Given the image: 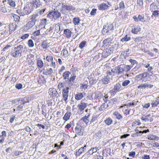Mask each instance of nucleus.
Instances as JSON below:
<instances>
[{
    "mask_svg": "<svg viewBox=\"0 0 159 159\" xmlns=\"http://www.w3.org/2000/svg\"><path fill=\"white\" fill-rule=\"evenodd\" d=\"M69 88V87H66L63 89L62 92V99L66 103L68 102V92Z\"/></svg>",
    "mask_w": 159,
    "mask_h": 159,
    "instance_id": "obj_4",
    "label": "nucleus"
},
{
    "mask_svg": "<svg viewBox=\"0 0 159 159\" xmlns=\"http://www.w3.org/2000/svg\"><path fill=\"white\" fill-rule=\"evenodd\" d=\"M45 74L46 75L51 74L53 72V70L52 68L47 69L45 70Z\"/></svg>",
    "mask_w": 159,
    "mask_h": 159,
    "instance_id": "obj_39",
    "label": "nucleus"
},
{
    "mask_svg": "<svg viewBox=\"0 0 159 159\" xmlns=\"http://www.w3.org/2000/svg\"><path fill=\"white\" fill-rule=\"evenodd\" d=\"M153 86V85L146 83L142 84L141 85H140L138 87V88L139 89H143V88L145 89L147 88H152Z\"/></svg>",
    "mask_w": 159,
    "mask_h": 159,
    "instance_id": "obj_12",
    "label": "nucleus"
},
{
    "mask_svg": "<svg viewBox=\"0 0 159 159\" xmlns=\"http://www.w3.org/2000/svg\"><path fill=\"white\" fill-rule=\"evenodd\" d=\"M49 94L50 96V97L53 98L55 97L58 98L59 96V95L58 93L56 90L54 88H50L49 89Z\"/></svg>",
    "mask_w": 159,
    "mask_h": 159,
    "instance_id": "obj_5",
    "label": "nucleus"
},
{
    "mask_svg": "<svg viewBox=\"0 0 159 159\" xmlns=\"http://www.w3.org/2000/svg\"><path fill=\"white\" fill-rule=\"evenodd\" d=\"M95 96L96 98L98 99H100L102 97H103V96L102 94V93L100 92H96L95 94Z\"/></svg>",
    "mask_w": 159,
    "mask_h": 159,
    "instance_id": "obj_40",
    "label": "nucleus"
},
{
    "mask_svg": "<svg viewBox=\"0 0 159 159\" xmlns=\"http://www.w3.org/2000/svg\"><path fill=\"white\" fill-rule=\"evenodd\" d=\"M19 99L20 100V101H21V104H24L26 103L29 102V101H27L26 98H19Z\"/></svg>",
    "mask_w": 159,
    "mask_h": 159,
    "instance_id": "obj_46",
    "label": "nucleus"
},
{
    "mask_svg": "<svg viewBox=\"0 0 159 159\" xmlns=\"http://www.w3.org/2000/svg\"><path fill=\"white\" fill-rule=\"evenodd\" d=\"M108 6L106 4L102 3L101 4L99 7V9L100 10H105L107 9Z\"/></svg>",
    "mask_w": 159,
    "mask_h": 159,
    "instance_id": "obj_23",
    "label": "nucleus"
},
{
    "mask_svg": "<svg viewBox=\"0 0 159 159\" xmlns=\"http://www.w3.org/2000/svg\"><path fill=\"white\" fill-rule=\"evenodd\" d=\"M112 120L111 119L108 118L104 121V122L107 125H109L112 124Z\"/></svg>",
    "mask_w": 159,
    "mask_h": 159,
    "instance_id": "obj_34",
    "label": "nucleus"
},
{
    "mask_svg": "<svg viewBox=\"0 0 159 159\" xmlns=\"http://www.w3.org/2000/svg\"><path fill=\"white\" fill-rule=\"evenodd\" d=\"M88 87V86L87 84H83L81 85L80 87L81 89L85 90L87 89Z\"/></svg>",
    "mask_w": 159,
    "mask_h": 159,
    "instance_id": "obj_51",
    "label": "nucleus"
},
{
    "mask_svg": "<svg viewBox=\"0 0 159 159\" xmlns=\"http://www.w3.org/2000/svg\"><path fill=\"white\" fill-rule=\"evenodd\" d=\"M150 116V114H148L146 116L143 115L142 116L141 119L142 120H143L145 121H149V118Z\"/></svg>",
    "mask_w": 159,
    "mask_h": 159,
    "instance_id": "obj_31",
    "label": "nucleus"
},
{
    "mask_svg": "<svg viewBox=\"0 0 159 159\" xmlns=\"http://www.w3.org/2000/svg\"><path fill=\"white\" fill-rule=\"evenodd\" d=\"M12 46V44L8 43L5 47L3 48L2 51H5L6 50L8 49L9 48H11Z\"/></svg>",
    "mask_w": 159,
    "mask_h": 159,
    "instance_id": "obj_44",
    "label": "nucleus"
},
{
    "mask_svg": "<svg viewBox=\"0 0 159 159\" xmlns=\"http://www.w3.org/2000/svg\"><path fill=\"white\" fill-rule=\"evenodd\" d=\"M70 74V73L69 71H66L64 72L62 74V76L64 79H69V76Z\"/></svg>",
    "mask_w": 159,
    "mask_h": 159,
    "instance_id": "obj_25",
    "label": "nucleus"
},
{
    "mask_svg": "<svg viewBox=\"0 0 159 159\" xmlns=\"http://www.w3.org/2000/svg\"><path fill=\"white\" fill-rule=\"evenodd\" d=\"M43 48L44 49L48 47L47 43L45 41H43L42 44Z\"/></svg>",
    "mask_w": 159,
    "mask_h": 159,
    "instance_id": "obj_56",
    "label": "nucleus"
},
{
    "mask_svg": "<svg viewBox=\"0 0 159 159\" xmlns=\"http://www.w3.org/2000/svg\"><path fill=\"white\" fill-rule=\"evenodd\" d=\"M71 113L70 112H67L64 115L63 119L66 121H67L70 119Z\"/></svg>",
    "mask_w": 159,
    "mask_h": 159,
    "instance_id": "obj_27",
    "label": "nucleus"
},
{
    "mask_svg": "<svg viewBox=\"0 0 159 159\" xmlns=\"http://www.w3.org/2000/svg\"><path fill=\"white\" fill-rule=\"evenodd\" d=\"M135 80H141L142 81L144 80V79H143V76L141 74L136 76L135 77Z\"/></svg>",
    "mask_w": 159,
    "mask_h": 159,
    "instance_id": "obj_47",
    "label": "nucleus"
},
{
    "mask_svg": "<svg viewBox=\"0 0 159 159\" xmlns=\"http://www.w3.org/2000/svg\"><path fill=\"white\" fill-rule=\"evenodd\" d=\"M61 13L57 10L52 11L49 12L47 15V17L55 20L59 19L61 16Z\"/></svg>",
    "mask_w": 159,
    "mask_h": 159,
    "instance_id": "obj_2",
    "label": "nucleus"
},
{
    "mask_svg": "<svg viewBox=\"0 0 159 159\" xmlns=\"http://www.w3.org/2000/svg\"><path fill=\"white\" fill-rule=\"evenodd\" d=\"M129 61L131 64V67H132L134 64H138L137 61L134 60L130 59Z\"/></svg>",
    "mask_w": 159,
    "mask_h": 159,
    "instance_id": "obj_49",
    "label": "nucleus"
},
{
    "mask_svg": "<svg viewBox=\"0 0 159 159\" xmlns=\"http://www.w3.org/2000/svg\"><path fill=\"white\" fill-rule=\"evenodd\" d=\"M83 97L82 93H78L75 95V98L77 100H79L81 99Z\"/></svg>",
    "mask_w": 159,
    "mask_h": 159,
    "instance_id": "obj_26",
    "label": "nucleus"
},
{
    "mask_svg": "<svg viewBox=\"0 0 159 159\" xmlns=\"http://www.w3.org/2000/svg\"><path fill=\"white\" fill-rule=\"evenodd\" d=\"M23 48V45H19L14 48L10 53L11 55L14 57L17 58L21 56L22 50Z\"/></svg>",
    "mask_w": 159,
    "mask_h": 159,
    "instance_id": "obj_1",
    "label": "nucleus"
},
{
    "mask_svg": "<svg viewBox=\"0 0 159 159\" xmlns=\"http://www.w3.org/2000/svg\"><path fill=\"white\" fill-rule=\"evenodd\" d=\"M7 135L6 132L5 131H3L2 132V135H0V137L2 138V137H6Z\"/></svg>",
    "mask_w": 159,
    "mask_h": 159,
    "instance_id": "obj_63",
    "label": "nucleus"
},
{
    "mask_svg": "<svg viewBox=\"0 0 159 159\" xmlns=\"http://www.w3.org/2000/svg\"><path fill=\"white\" fill-rule=\"evenodd\" d=\"M111 51L109 49H106L102 52V57L106 58L111 54Z\"/></svg>",
    "mask_w": 159,
    "mask_h": 159,
    "instance_id": "obj_10",
    "label": "nucleus"
},
{
    "mask_svg": "<svg viewBox=\"0 0 159 159\" xmlns=\"http://www.w3.org/2000/svg\"><path fill=\"white\" fill-rule=\"evenodd\" d=\"M76 78V75H72L69 80V81L71 82H73Z\"/></svg>",
    "mask_w": 159,
    "mask_h": 159,
    "instance_id": "obj_57",
    "label": "nucleus"
},
{
    "mask_svg": "<svg viewBox=\"0 0 159 159\" xmlns=\"http://www.w3.org/2000/svg\"><path fill=\"white\" fill-rule=\"evenodd\" d=\"M114 115L115 116L116 118L120 120L122 118V116L118 112L116 111L113 113Z\"/></svg>",
    "mask_w": 159,
    "mask_h": 159,
    "instance_id": "obj_37",
    "label": "nucleus"
},
{
    "mask_svg": "<svg viewBox=\"0 0 159 159\" xmlns=\"http://www.w3.org/2000/svg\"><path fill=\"white\" fill-rule=\"evenodd\" d=\"M97 117L96 115L93 116L92 117L91 120L90 121V123H92L93 122L96 121V120H97Z\"/></svg>",
    "mask_w": 159,
    "mask_h": 159,
    "instance_id": "obj_59",
    "label": "nucleus"
},
{
    "mask_svg": "<svg viewBox=\"0 0 159 159\" xmlns=\"http://www.w3.org/2000/svg\"><path fill=\"white\" fill-rule=\"evenodd\" d=\"M17 23H10L9 25V29L10 32L14 31L16 29Z\"/></svg>",
    "mask_w": 159,
    "mask_h": 159,
    "instance_id": "obj_11",
    "label": "nucleus"
},
{
    "mask_svg": "<svg viewBox=\"0 0 159 159\" xmlns=\"http://www.w3.org/2000/svg\"><path fill=\"white\" fill-rule=\"evenodd\" d=\"M84 152V148H81L77 151H76L75 152V155L76 156H79Z\"/></svg>",
    "mask_w": 159,
    "mask_h": 159,
    "instance_id": "obj_29",
    "label": "nucleus"
},
{
    "mask_svg": "<svg viewBox=\"0 0 159 159\" xmlns=\"http://www.w3.org/2000/svg\"><path fill=\"white\" fill-rule=\"evenodd\" d=\"M152 144H151L154 147H159V144L157 142H152Z\"/></svg>",
    "mask_w": 159,
    "mask_h": 159,
    "instance_id": "obj_64",
    "label": "nucleus"
},
{
    "mask_svg": "<svg viewBox=\"0 0 159 159\" xmlns=\"http://www.w3.org/2000/svg\"><path fill=\"white\" fill-rule=\"evenodd\" d=\"M148 139L151 140H157L159 139V137L155 135L150 134L148 136Z\"/></svg>",
    "mask_w": 159,
    "mask_h": 159,
    "instance_id": "obj_24",
    "label": "nucleus"
},
{
    "mask_svg": "<svg viewBox=\"0 0 159 159\" xmlns=\"http://www.w3.org/2000/svg\"><path fill=\"white\" fill-rule=\"evenodd\" d=\"M131 38L129 35H126L124 37H123L121 39V41L122 42H127L130 40Z\"/></svg>",
    "mask_w": 159,
    "mask_h": 159,
    "instance_id": "obj_28",
    "label": "nucleus"
},
{
    "mask_svg": "<svg viewBox=\"0 0 159 159\" xmlns=\"http://www.w3.org/2000/svg\"><path fill=\"white\" fill-rule=\"evenodd\" d=\"M20 101V100L19 98L16 99L14 100H13L11 101V103L12 104H14L15 105H17L18 104V103L19 101Z\"/></svg>",
    "mask_w": 159,
    "mask_h": 159,
    "instance_id": "obj_45",
    "label": "nucleus"
},
{
    "mask_svg": "<svg viewBox=\"0 0 159 159\" xmlns=\"http://www.w3.org/2000/svg\"><path fill=\"white\" fill-rule=\"evenodd\" d=\"M15 0H8V3L12 7H15L16 4L15 3Z\"/></svg>",
    "mask_w": 159,
    "mask_h": 159,
    "instance_id": "obj_38",
    "label": "nucleus"
},
{
    "mask_svg": "<svg viewBox=\"0 0 159 159\" xmlns=\"http://www.w3.org/2000/svg\"><path fill=\"white\" fill-rule=\"evenodd\" d=\"M34 8V7L33 6L32 7L31 5V3L28 5V7H26L25 9H28V13H30L32 11Z\"/></svg>",
    "mask_w": 159,
    "mask_h": 159,
    "instance_id": "obj_32",
    "label": "nucleus"
},
{
    "mask_svg": "<svg viewBox=\"0 0 159 159\" xmlns=\"http://www.w3.org/2000/svg\"><path fill=\"white\" fill-rule=\"evenodd\" d=\"M61 54L65 57H67L68 55V53L67 50L66 49H63L61 52Z\"/></svg>",
    "mask_w": 159,
    "mask_h": 159,
    "instance_id": "obj_41",
    "label": "nucleus"
},
{
    "mask_svg": "<svg viewBox=\"0 0 159 159\" xmlns=\"http://www.w3.org/2000/svg\"><path fill=\"white\" fill-rule=\"evenodd\" d=\"M90 155H91L89 152H89L88 151L87 152L84 154L82 158H83V159H87L90 157Z\"/></svg>",
    "mask_w": 159,
    "mask_h": 159,
    "instance_id": "obj_43",
    "label": "nucleus"
},
{
    "mask_svg": "<svg viewBox=\"0 0 159 159\" xmlns=\"http://www.w3.org/2000/svg\"><path fill=\"white\" fill-rule=\"evenodd\" d=\"M141 30V28L139 26H137L134 27V28H132L131 32L132 33L134 34H137L138 32Z\"/></svg>",
    "mask_w": 159,
    "mask_h": 159,
    "instance_id": "obj_21",
    "label": "nucleus"
},
{
    "mask_svg": "<svg viewBox=\"0 0 159 159\" xmlns=\"http://www.w3.org/2000/svg\"><path fill=\"white\" fill-rule=\"evenodd\" d=\"M121 87L120 84L117 83L114 86V87L109 92L111 95H114L117 92L119 91Z\"/></svg>",
    "mask_w": 159,
    "mask_h": 159,
    "instance_id": "obj_6",
    "label": "nucleus"
},
{
    "mask_svg": "<svg viewBox=\"0 0 159 159\" xmlns=\"http://www.w3.org/2000/svg\"><path fill=\"white\" fill-rule=\"evenodd\" d=\"M108 106V105L107 104L104 103L101 105L100 107H99V110L100 111H102L107 108Z\"/></svg>",
    "mask_w": 159,
    "mask_h": 159,
    "instance_id": "obj_33",
    "label": "nucleus"
},
{
    "mask_svg": "<svg viewBox=\"0 0 159 159\" xmlns=\"http://www.w3.org/2000/svg\"><path fill=\"white\" fill-rule=\"evenodd\" d=\"M81 126L78 125L75 127V131L76 134L79 135H82V133L81 131Z\"/></svg>",
    "mask_w": 159,
    "mask_h": 159,
    "instance_id": "obj_14",
    "label": "nucleus"
},
{
    "mask_svg": "<svg viewBox=\"0 0 159 159\" xmlns=\"http://www.w3.org/2000/svg\"><path fill=\"white\" fill-rule=\"evenodd\" d=\"M133 19L136 22H138L141 21L143 22H145L146 20H145L144 16H143L141 15H138V17L136 16H134L133 17Z\"/></svg>",
    "mask_w": 159,
    "mask_h": 159,
    "instance_id": "obj_7",
    "label": "nucleus"
},
{
    "mask_svg": "<svg viewBox=\"0 0 159 159\" xmlns=\"http://www.w3.org/2000/svg\"><path fill=\"white\" fill-rule=\"evenodd\" d=\"M86 107V104L83 102H81L78 105V107L81 111H83Z\"/></svg>",
    "mask_w": 159,
    "mask_h": 159,
    "instance_id": "obj_17",
    "label": "nucleus"
},
{
    "mask_svg": "<svg viewBox=\"0 0 159 159\" xmlns=\"http://www.w3.org/2000/svg\"><path fill=\"white\" fill-rule=\"evenodd\" d=\"M15 87L17 89H20L22 88V85L21 84H16Z\"/></svg>",
    "mask_w": 159,
    "mask_h": 159,
    "instance_id": "obj_61",
    "label": "nucleus"
},
{
    "mask_svg": "<svg viewBox=\"0 0 159 159\" xmlns=\"http://www.w3.org/2000/svg\"><path fill=\"white\" fill-rule=\"evenodd\" d=\"M75 9V7L71 5H67L64 3H61V7L60 11L62 13L66 12L67 11L70 12L74 11Z\"/></svg>",
    "mask_w": 159,
    "mask_h": 159,
    "instance_id": "obj_3",
    "label": "nucleus"
},
{
    "mask_svg": "<svg viewBox=\"0 0 159 159\" xmlns=\"http://www.w3.org/2000/svg\"><path fill=\"white\" fill-rule=\"evenodd\" d=\"M159 103V97H157L155 100H153L151 103L152 107H156Z\"/></svg>",
    "mask_w": 159,
    "mask_h": 159,
    "instance_id": "obj_16",
    "label": "nucleus"
},
{
    "mask_svg": "<svg viewBox=\"0 0 159 159\" xmlns=\"http://www.w3.org/2000/svg\"><path fill=\"white\" fill-rule=\"evenodd\" d=\"M14 20L16 21L19 22L20 17L18 15H14L13 16Z\"/></svg>",
    "mask_w": 159,
    "mask_h": 159,
    "instance_id": "obj_55",
    "label": "nucleus"
},
{
    "mask_svg": "<svg viewBox=\"0 0 159 159\" xmlns=\"http://www.w3.org/2000/svg\"><path fill=\"white\" fill-rule=\"evenodd\" d=\"M28 45L30 47H32L34 46V43L32 40L30 39L28 40Z\"/></svg>",
    "mask_w": 159,
    "mask_h": 159,
    "instance_id": "obj_54",
    "label": "nucleus"
},
{
    "mask_svg": "<svg viewBox=\"0 0 159 159\" xmlns=\"http://www.w3.org/2000/svg\"><path fill=\"white\" fill-rule=\"evenodd\" d=\"M103 84H107L110 81V78L109 76L108 75H107L106 76H104L101 80Z\"/></svg>",
    "mask_w": 159,
    "mask_h": 159,
    "instance_id": "obj_13",
    "label": "nucleus"
},
{
    "mask_svg": "<svg viewBox=\"0 0 159 159\" xmlns=\"http://www.w3.org/2000/svg\"><path fill=\"white\" fill-rule=\"evenodd\" d=\"M64 34L67 38H69L71 36V32L70 30L66 29L64 31Z\"/></svg>",
    "mask_w": 159,
    "mask_h": 159,
    "instance_id": "obj_19",
    "label": "nucleus"
},
{
    "mask_svg": "<svg viewBox=\"0 0 159 159\" xmlns=\"http://www.w3.org/2000/svg\"><path fill=\"white\" fill-rule=\"evenodd\" d=\"M22 153V152L19 151H15L13 152V156H17L21 154Z\"/></svg>",
    "mask_w": 159,
    "mask_h": 159,
    "instance_id": "obj_58",
    "label": "nucleus"
},
{
    "mask_svg": "<svg viewBox=\"0 0 159 159\" xmlns=\"http://www.w3.org/2000/svg\"><path fill=\"white\" fill-rule=\"evenodd\" d=\"M90 114L88 115L87 116H85L81 118V120L83 121L86 124H87L89 122Z\"/></svg>",
    "mask_w": 159,
    "mask_h": 159,
    "instance_id": "obj_15",
    "label": "nucleus"
},
{
    "mask_svg": "<svg viewBox=\"0 0 159 159\" xmlns=\"http://www.w3.org/2000/svg\"><path fill=\"white\" fill-rule=\"evenodd\" d=\"M86 44V42L85 41H83L80 43L79 47L80 48L82 49L85 46Z\"/></svg>",
    "mask_w": 159,
    "mask_h": 159,
    "instance_id": "obj_53",
    "label": "nucleus"
},
{
    "mask_svg": "<svg viewBox=\"0 0 159 159\" xmlns=\"http://www.w3.org/2000/svg\"><path fill=\"white\" fill-rule=\"evenodd\" d=\"M64 85L65 83H63L61 82L59 83L57 87L60 91H61V89L64 87Z\"/></svg>",
    "mask_w": 159,
    "mask_h": 159,
    "instance_id": "obj_48",
    "label": "nucleus"
},
{
    "mask_svg": "<svg viewBox=\"0 0 159 159\" xmlns=\"http://www.w3.org/2000/svg\"><path fill=\"white\" fill-rule=\"evenodd\" d=\"M33 3H31V6L32 7H34V8H37L39 7L40 5V1L39 0H34L33 2Z\"/></svg>",
    "mask_w": 159,
    "mask_h": 159,
    "instance_id": "obj_20",
    "label": "nucleus"
},
{
    "mask_svg": "<svg viewBox=\"0 0 159 159\" xmlns=\"http://www.w3.org/2000/svg\"><path fill=\"white\" fill-rule=\"evenodd\" d=\"M130 83V81L129 80H125L122 84V85L123 86H126L129 84Z\"/></svg>",
    "mask_w": 159,
    "mask_h": 159,
    "instance_id": "obj_50",
    "label": "nucleus"
},
{
    "mask_svg": "<svg viewBox=\"0 0 159 159\" xmlns=\"http://www.w3.org/2000/svg\"><path fill=\"white\" fill-rule=\"evenodd\" d=\"M80 20L78 17L74 18L73 19V22L75 25H77L79 23Z\"/></svg>",
    "mask_w": 159,
    "mask_h": 159,
    "instance_id": "obj_42",
    "label": "nucleus"
},
{
    "mask_svg": "<svg viewBox=\"0 0 159 159\" xmlns=\"http://www.w3.org/2000/svg\"><path fill=\"white\" fill-rule=\"evenodd\" d=\"M98 149V148H91L88 151L89 153V152L91 155H92L94 153L96 152Z\"/></svg>",
    "mask_w": 159,
    "mask_h": 159,
    "instance_id": "obj_35",
    "label": "nucleus"
},
{
    "mask_svg": "<svg viewBox=\"0 0 159 159\" xmlns=\"http://www.w3.org/2000/svg\"><path fill=\"white\" fill-rule=\"evenodd\" d=\"M124 73L129 71L131 68V65H122Z\"/></svg>",
    "mask_w": 159,
    "mask_h": 159,
    "instance_id": "obj_22",
    "label": "nucleus"
},
{
    "mask_svg": "<svg viewBox=\"0 0 159 159\" xmlns=\"http://www.w3.org/2000/svg\"><path fill=\"white\" fill-rule=\"evenodd\" d=\"M38 14L37 13L35 14H33L31 16L30 19L31 20V21L34 22H35L36 21V20L35 19L38 16Z\"/></svg>",
    "mask_w": 159,
    "mask_h": 159,
    "instance_id": "obj_36",
    "label": "nucleus"
},
{
    "mask_svg": "<svg viewBox=\"0 0 159 159\" xmlns=\"http://www.w3.org/2000/svg\"><path fill=\"white\" fill-rule=\"evenodd\" d=\"M35 22L31 21H29L28 23L25 26L27 29H29L35 25Z\"/></svg>",
    "mask_w": 159,
    "mask_h": 159,
    "instance_id": "obj_18",
    "label": "nucleus"
},
{
    "mask_svg": "<svg viewBox=\"0 0 159 159\" xmlns=\"http://www.w3.org/2000/svg\"><path fill=\"white\" fill-rule=\"evenodd\" d=\"M120 8L121 9H123L125 8V5L123 1H121L119 4Z\"/></svg>",
    "mask_w": 159,
    "mask_h": 159,
    "instance_id": "obj_62",
    "label": "nucleus"
},
{
    "mask_svg": "<svg viewBox=\"0 0 159 159\" xmlns=\"http://www.w3.org/2000/svg\"><path fill=\"white\" fill-rule=\"evenodd\" d=\"M46 59L48 61L51 62L53 60V57L51 56H47L46 57Z\"/></svg>",
    "mask_w": 159,
    "mask_h": 159,
    "instance_id": "obj_60",
    "label": "nucleus"
},
{
    "mask_svg": "<svg viewBox=\"0 0 159 159\" xmlns=\"http://www.w3.org/2000/svg\"><path fill=\"white\" fill-rule=\"evenodd\" d=\"M114 29L113 25L112 24L104 26L102 30L103 31L106 32L107 33L110 30H113Z\"/></svg>",
    "mask_w": 159,
    "mask_h": 159,
    "instance_id": "obj_9",
    "label": "nucleus"
},
{
    "mask_svg": "<svg viewBox=\"0 0 159 159\" xmlns=\"http://www.w3.org/2000/svg\"><path fill=\"white\" fill-rule=\"evenodd\" d=\"M116 74L118 75L123 74L124 73L122 65H120L116 67Z\"/></svg>",
    "mask_w": 159,
    "mask_h": 159,
    "instance_id": "obj_8",
    "label": "nucleus"
},
{
    "mask_svg": "<svg viewBox=\"0 0 159 159\" xmlns=\"http://www.w3.org/2000/svg\"><path fill=\"white\" fill-rule=\"evenodd\" d=\"M137 3L140 7H142L143 4V0H137Z\"/></svg>",
    "mask_w": 159,
    "mask_h": 159,
    "instance_id": "obj_52",
    "label": "nucleus"
},
{
    "mask_svg": "<svg viewBox=\"0 0 159 159\" xmlns=\"http://www.w3.org/2000/svg\"><path fill=\"white\" fill-rule=\"evenodd\" d=\"M37 64L39 68H42L43 66V63L41 60H39L37 61Z\"/></svg>",
    "mask_w": 159,
    "mask_h": 159,
    "instance_id": "obj_30",
    "label": "nucleus"
}]
</instances>
